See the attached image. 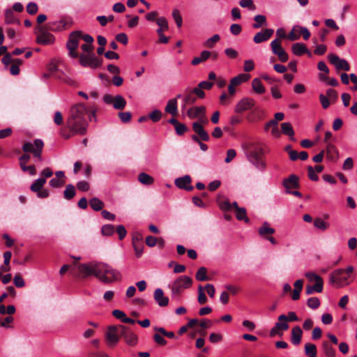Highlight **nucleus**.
<instances>
[{"instance_id": "7ed1b4c3", "label": "nucleus", "mask_w": 357, "mask_h": 357, "mask_svg": "<svg viewBox=\"0 0 357 357\" xmlns=\"http://www.w3.org/2000/svg\"><path fill=\"white\" fill-rule=\"evenodd\" d=\"M81 49L85 54H78L77 59H79V62L82 66L96 69L102 66L103 60L101 58H98L93 52V44H83L81 45Z\"/></svg>"}, {"instance_id": "f257e3e1", "label": "nucleus", "mask_w": 357, "mask_h": 357, "mask_svg": "<svg viewBox=\"0 0 357 357\" xmlns=\"http://www.w3.org/2000/svg\"><path fill=\"white\" fill-rule=\"evenodd\" d=\"M68 270L70 273L76 278L85 279L93 275L104 284H112L120 281L122 277L118 270L102 262L91 261L84 264L73 262L72 265L65 264L61 268L59 273L63 275Z\"/></svg>"}, {"instance_id": "e2e57ef3", "label": "nucleus", "mask_w": 357, "mask_h": 357, "mask_svg": "<svg viewBox=\"0 0 357 357\" xmlns=\"http://www.w3.org/2000/svg\"><path fill=\"white\" fill-rule=\"evenodd\" d=\"M13 282H14L15 285L18 288H22V287H24V285H25V282L22 277V275H20V273L15 274L14 279H13Z\"/></svg>"}, {"instance_id": "4d7b16f0", "label": "nucleus", "mask_w": 357, "mask_h": 357, "mask_svg": "<svg viewBox=\"0 0 357 357\" xmlns=\"http://www.w3.org/2000/svg\"><path fill=\"white\" fill-rule=\"evenodd\" d=\"M162 117V112L159 109H154L149 114V118L153 122H158Z\"/></svg>"}, {"instance_id": "37998d69", "label": "nucleus", "mask_w": 357, "mask_h": 357, "mask_svg": "<svg viewBox=\"0 0 357 357\" xmlns=\"http://www.w3.org/2000/svg\"><path fill=\"white\" fill-rule=\"evenodd\" d=\"M89 205L96 211H99L104 207V203L97 197L90 199Z\"/></svg>"}, {"instance_id": "a19ab883", "label": "nucleus", "mask_w": 357, "mask_h": 357, "mask_svg": "<svg viewBox=\"0 0 357 357\" xmlns=\"http://www.w3.org/2000/svg\"><path fill=\"white\" fill-rule=\"evenodd\" d=\"M75 195V188L72 184H68L63 191V197L67 200L72 199Z\"/></svg>"}, {"instance_id": "72a5a7b5", "label": "nucleus", "mask_w": 357, "mask_h": 357, "mask_svg": "<svg viewBox=\"0 0 357 357\" xmlns=\"http://www.w3.org/2000/svg\"><path fill=\"white\" fill-rule=\"evenodd\" d=\"M218 204L220 208L225 211H230L232 208L236 211L238 208H240L238 206L237 202H234L231 204L228 199H225L224 201H218Z\"/></svg>"}, {"instance_id": "dca6fc26", "label": "nucleus", "mask_w": 357, "mask_h": 357, "mask_svg": "<svg viewBox=\"0 0 357 357\" xmlns=\"http://www.w3.org/2000/svg\"><path fill=\"white\" fill-rule=\"evenodd\" d=\"M38 33L37 35L36 41L38 43L47 45H51L54 41V36L44 30L43 27L38 26Z\"/></svg>"}, {"instance_id": "f3484780", "label": "nucleus", "mask_w": 357, "mask_h": 357, "mask_svg": "<svg viewBox=\"0 0 357 357\" xmlns=\"http://www.w3.org/2000/svg\"><path fill=\"white\" fill-rule=\"evenodd\" d=\"M282 184L286 189V192H290L291 189H297L300 187L299 177L295 174H291L283 180Z\"/></svg>"}, {"instance_id": "1a4fd4ad", "label": "nucleus", "mask_w": 357, "mask_h": 357, "mask_svg": "<svg viewBox=\"0 0 357 357\" xmlns=\"http://www.w3.org/2000/svg\"><path fill=\"white\" fill-rule=\"evenodd\" d=\"M192 280L187 275H181L178 277L171 286L173 294H180L183 289H188L192 286Z\"/></svg>"}, {"instance_id": "412c9836", "label": "nucleus", "mask_w": 357, "mask_h": 357, "mask_svg": "<svg viewBox=\"0 0 357 357\" xmlns=\"http://www.w3.org/2000/svg\"><path fill=\"white\" fill-rule=\"evenodd\" d=\"M191 181V177L189 175H185L184 176L177 178L175 180V185L180 189L192 191L193 190V186L190 185Z\"/></svg>"}, {"instance_id": "c756f323", "label": "nucleus", "mask_w": 357, "mask_h": 357, "mask_svg": "<svg viewBox=\"0 0 357 357\" xmlns=\"http://www.w3.org/2000/svg\"><path fill=\"white\" fill-rule=\"evenodd\" d=\"M259 234L264 238L266 239L269 235H272L275 232V229L270 227L267 222H264L258 229Z\"/></svg>"}, {"instance_id": "09e8293b", "label": "nucleus", "mask_w": 357, "mask_h": 357, "mask_svg": "<svg viewBox=\"0 0 357 357\" xmlns=\"http://www.w3.org/2000/svg\"><path fill=\"white\" fill-rule=\"evenodd\" d=\"M197 301L200 305H204L207 302V297L204 293V287L201 284L198 287Z\"/></svg>"}, {"instance_id": "052dcab7", "label": "nucleus", "mask_w": 357, "mask_h": 357, "mask_svg": "<svg viewBox=\"0 0 357 357\" xmlns=\"http://www.w3.org/2000/svg\"><path fill=\"white\" fill-rule=\"evenodd\" d=\"M305 276L310 282H312V281H315L316 282H324L323 279L319 275H317L314 272H307L305 273Z\"/></svg>"}, {"instance_id": "ea45409f", "label": "nucleus", "mask_w": 357, "mask_h": 357, "mask_svg": "<svg viewBox=\"0 0 357 357\" xmlns=\"http://www.w3.org/2000/svg\"><path fill=\"white\" fill-rule=\"evenodd\" d=\"M278 320L279 321H286L287 323L288 321H297L299 320V318L296 315V314L294 312H289L287 313V315L285 314H281L278 317Z\"/></svg>"}, {"instance_id": "5701e85b", "label": "nucleus", "mask_w": 357, "mask_h": 357, "mask_svg": "<svg viewBox=\"0 0 357 357\" xmlns=\"http://www.w3.org/2000/svg\"><path fill=\"white\" fill-rule=\"evenodd\" d=\"M153 298L160 307H166L169 304V298L164 295L162 289L158 288L154 291Z\"/></svg>"}, {"instance_id": "7c9ffc66", "label": "nucleus", "mask_w": 357, "mask_h": 357, "mask_svg": "<svg viewBox=\"0 0 357 357\" xmlns=\"http://www.w3.org/2000/svg\"><path fill=\"white\" fill-rule=\"evenodd\" d=\"M324 282H315L314 285H307L305 287V294L307 295L312 294L314 292L321 293L323 291Z\"/></svg>"}, {"instance_id": "9d476101", "label": "nucleus", "mask_w": 357, "mask_h": 357, "mask_svg": "<svg viewBox=\"0 0 357 357\" xmlns=\"http://www.w3.org/2000/svg\"><path fill=\"white\" fill-rule=\"evenodd\" d=\"M205 96L206 93L204 91L188 87L184 90L181 98L185 105H193L196 102L197 98L203 99Z\"/></svg>"}, {"instance_id": "864d4df0", "label": "nucleus", "mask_w": 357, "mask_h": 357, "mask_svg": "<svg viewBox=\"0 0 357 357\" xmlns=\"http://www.w3.org/2000/svg\"><path fill=\"white\" fill-rule=\"evenodd\" d=\"M307 305L313 310L317 309L320 305V301L317 297H311L308 298Z\"/></svg>"}, {"instance_id": "603ef678", "label": "nucleus", "mask_w": 357, "mask_h": 357, "mask_svg": "<svg viewBox=\"0 0 357 357\" xmlns=\"http://www.w3.org/2000/svg\"><path fill=\"white\" fill-rule=\"evenodd\" d=\"M314 225L322 231L326 230L329 227V224L324 221L321 218H316L314 220Z\"/></svg>"}, {"instance_id": "a211bd4d", "label": "nucleus", "mask_w": 357, "mask_h": 357, "mask_svg": "<svg viewBox=\"0 0 357 357\" xmlns=\"http://www.w3.org/2000/svg\"><path fill=\"white\" fill-rule=\"evenodd\" d=\"M255 101L250 98H243L236 105L235 112L236 113H242L254 107Z\"/></svg>"}, {"instance_id": "58836bf2", "label": "nucleus", "mask_w": 357, "mask_h": 357, "mask_svg": "<svg viewBox=\"0 0 357 357\" xmlns=\"http://www.w3.org/2000/svg\"><path fill=\"white\" fill-rule=\"evenodd\" d=\"M317 347L312 343L305 344V354L308 357H317Z\"/></svg>"}, {"instance_id": "b1692460", "label": "nucleus", "mask_w": 357, "mask_h": 357, "mask_svg": "<svg viewBox=\"0 0 357 357\" xmlns=\"http://www.w3.org/2000/svg\"><path fill=\"white\" fill-rule=\"evenodd\" d=\"M192 130L200 138L201 140L208 142L210 139L208 133L204 130L200 123L194 122L192 123Z\"/></svg>"}, {"instance_id": "423d86ee", "label": "nucleus", "mask_w": 357, "mask_h": 357, "mask_svg": "<svg viewBox=\"0 0 357 357\" xmlns=\"http://www.w3.org/2000/svg\"><path fill=\"white\" fill-rule=\"evenodd\" d=\"M352 281L353 278L347 275L342 268L335 270L329 276L330 284L336 288H342L349 285Z\"/></svg>"}, {"instance_id": "4be33fe9", "label": "nucleus", "mask_w": 357, "mask_h": 357, "mask_svg": "<svg viewBox=\"0 0 357 357\" xmlns=\"http://www.w3.org/2000/svg\"><path fill=\"white\" fill-rule=\"evenodd\" d=\"M71 25V22L67 18H63L59 22H54L47 24V27L50 31H56L66 29Z\"/></svg>"}, {"instance_id": "de8ad7c7", "label": "nucleus", "mask_w": 357, "mask_h": 357, "mask_svg": "<svg viewBox=\"0 0 357 357\" xmlns=\"http://www.w3.org/2000/svg\"><path fill=\"white\" fill-rule=\"evenodd\" d=\"M220 40L218 34H215L212 37L208 38L204 43V45L208 48H213L215 43Z\"/></svg>"}, {"instance_id": "bf43d9fd", "label": "nucleus", "mask_w": 357, "mask_h": 357, "mask_svg": "<svg viewBox=\"0 0 357 357\" xmlns=\"http://www.w3.org/2000/svg\"><path fill=\"white\" fill-rule=\"evenodd\" d=\"M20 165L23 172H28L29 174L31 176L36 174V169L35 165H32L27 166L26 164H20Z\"/></svg>"}, {"instance_id": "393cba45", "label": "nucleus", "mask_w": 357, "mask_h": 357, "mask_svg": "<svg viewBox=\"0 0 357 357\" xmlns=\"http://www.w3.org/2000/svg\"><path fill=\"white\" fill-rule=\"evenodd\" d=\"M181 94H178L175 98L170 99L165 107V112L173 116L176 115L178 113L177 99L181 98Z\"/></svg>"}, {"instance_id": "2eb2a0df", "label": "nucleus", "mask_w": 357, "mask_h": 357, "mask_svg": "<svg viewBox=\"0 0 357 357\" xmlns=\"http://www.w3.org/2000/svg\"><path fill=\"white\" fill-rule=\"evenodd\" d=\"M328 59L330 63L333 65L337 70L349 71L350 66L348 61L344 59H340L335 54H330L328 55Z\"/></svg>"}, {"instance_id": "5fc2aeb1", "label": "nucleus", "mask_w": 357, "mask_h": 357, "mask_svg": "<svg viewBox=\"0 0 357 357\" xmlns=\"http://www.w3.org/2000/svg\"><path fill=\"white\" fill-rule=\"evenodd\" d=\"M172 17L178 28L181 27L183 24L182 17L178 9H174L172 11Z\"/></svg>"}, {"instance_id": "a878e982", "label": "nucleus", "mask_w": 357, "mask_h": 357, "mask_svg": "<svg viewBox=\"0 0 357 357\" xmlns=\"http://www.w3.org/2000/svg\"><path fill=\"white\" fill-rule=\"evenodd\" d=\"M202 114H206V107H192L187 109L186 114L190 119L199 118Z\"/></svg>"}, {"instance_id": "6e6d98bb", "label": "nucleus", "mask_w": 357, "mask_h": 357, "mask_svg": "<svg viewBox=\"0 0 357 357\" xmlns=\"http://www.w3.org/2000/svg\"><path fill=\"white\" fill-rule=\"evenodd\" d=\"M132 245L135 250L136 257L138 258L140 257L143 254V250L144 248L143 242L132 243Z\"/></svg>"}, {"instance_id": "f8f14e48", "label": "nucleus", "mask_w": 357, "mask_h": 357, "mask_svg": "<svg viewBox=\"0 0 357 357\" xmlns=\"http://www.w3.org/2000/svg\"><path fill=\"white\" fill-rule=\"evenodd\" d=\"M103 101L107 105H112L114 109L123 110L126 106V99L121 95L113 96L110 94H105L103 96Z\"/></svg>"}, {"instance_id": "338daca9", "label": "nucleus", "mask_w": 357, "mask_h": 357, "mask_svg": "<svg viewBox=\"0 0 357 357\" xmlns=\"http://www.w3.org/2000/svg\"><path fill=\"white\" fill-rule=\"evenodd\" d=\"M119 117L123 123H128L130 121L132 114L130 112H121L118 114Z\"/></svg>"}, {"instance_id": "69168bd1", "label": "nucleus", "mask_w": 357, "mask_h": 357, "mask_svg": "<svg viewBox=\"0 0 357 357\" xmlns=\"http://www.w3.org/2000/svg\"><path fill=\"white\" fill-rule=\"evenodd\" d=\"M176 132L178 135H183L188 130V128L184 124L179 122L175 127Z\"/></svg>"}, {"instance_id": "79ce46f5", "label": "nucleus", "mask_w": 357, "mask_h": 357, "mask_svg": "<svg viewBox=\"0 0 357 357\" xmlns=\"http://www.w3.org/2000/svg\"><path fill=\"white\" fill-rule=\"evenodd\" d=\"M293 31H298L300 37L303 36V39L305 40H308L310 37V32L306 27L295 25L293 26Z\"/></svg>"}, {"instance_id": "cd10ccee", "label": "nucleus", "mask_w": 357, "mask_h": 357, "mask_svg": "<svg viewBox=\"0 0 357 357\" xmlns=\"http://www.w3.org/2000/svg\"><path fill=\"white\" fill-rule=\"evenodd\" d=\"M325 153H326V157L328 160L331 161H336L339 157L338 151L336 149L335 146L331 143H328L326 145V148Z\"/></svg>"}, {"instance_id": "f704fd0d", "label": "nucleus", "mask_w": 357, "mask_h": 357, "mask_svg": "<svg viewBox=\"0 0 357 357\" xmlns=\"http://www.w3.org/2000/svg\"><path fill=\"white\" fill-rule=\"evenodd\" d=\"M252 87L253 91L258 94H262L265 92V88L259 78H255L252 81Z\"/></svg>"}, {"instance_id": "20e7f679", "label": "nucleus", "mask_w": 357, "mask_h": 357, "mask_svg": "<svg viewBox=\"0 0 357 357\" xmlns=\"http://www.w3.org/2000/svg\"><path fill=\"white\" fill-rule=\"evenodd\" d=\"M44 146V143L43 140L40 139H36L33 141V143L31 142H24L22 146V151L24 152L22 154L19 160L20 165V164H26L31 156L29 153H33V157L37 160V161H42V153Z\"/></svg>"}, {"instance_id": "39448f33", "label": "nucleus", "mask_w": 357, "mask_h": 357, "mask_svg": "<svg viewBox=\"0 0 357 357\" xmlns=\"http://www.w3.org/2000/svg\"><path fill=\"white\" fill-rule=\"evenodd\" d=\"M247 158L249 162L260 171H264L266 169L263 144L260 143L250 144L247 153Z\"/></svg>"}, {"instance_id": "0e129e2a", "label": "nucleus", "mask_w": 357, "mask_h": 357, "mask_svg": "<svg viewBox=\"0 0 357 357\" xmlns=\"http://www.w3.org/2000/svg\"><path fill=\"white\" fill-rule=\"evenodd\" d=\"M239 5L243 8H248L251 10H254L256 8L252 0H241Z\"/></svg>"}, {"instance_id": "473e14b6", "label": "nucleus", "mask_w": 357, "mask_h": 357, "mask_svg": "<svg viewBox=\"0 0 357 357\" xmlns=\"http://www.w3.org/2000/svg\"><path fill=\"white\" fill-rule=\"evenodd\" d=\"M211 52L207 50H204L201 52L199 57H195L191 63L193 66H197L200 63L206 61L208 59L211 57Z\"/></svg>"}, {"instance_id": "ddd939ff", "label": "nucleus", "mask_w": 357, "mask_h": 357, "mask_svg": "<svg viewBox=\"0 0 357 357\" xmlns=\"http://www.w3.org/2000/svg\"><path fill=\"white\" fill-rule=\"evenodd\" d=\"M46 183L45 178H39L36 179L30 186V190L37 194L38 198L44 199L49 196V191L43 188V185Z\"/></svg>"}, {"instance_id": "f03ea898", "label": "nucleus", "mask_w": 357, "mask_h": 357, "mask_svg": "<svg viewBox=\"0 0 357 357\" xmlns=\"http://www.w3.org/2000/svg\"><path fill=\"white\" fill-rule=\"evenodd\" d=\"M97 107L89 109L84 104L73 105L66 120V126L73 135H84L87 132L89 121H96Z\"/></svg>"}, {"instance_id": "c03bdc74", "label": "nucleus", "mask_w": 357, "mask_h": 357, "mask_svg": "<svg viewBox=\"0 0 357 357\" xmlns=\"http://www.w3.org/2000/svg\"><path fill=\"white\" fill-rule=\"evenodd\" d=\"M138 179L141 183L146 185H151L154 181V179L152 176L144 172L140 173L139 174Z\"/></svg>"}, {"instance_id": "8fccbe9b", "label": "nucleus", "mask_w": 357, "mask_h": 357, "mask_svg": "<svg viewBox=\"0 0 357 357\" xmlns=\"http://www.w3.org/2000/svg\"><path fill=\"white\" fill-rule=\"evenodd\" d=\"M13 317L12 316H8L5 317L4 319L0 318V326L7 328H13V326L12 325L13 322Z\"/></svg>"}, {"instance_id": "e433bc0d", "label": "nucleus", "mask_w": 357, "mask_h": 357, "mask_svg": "<svg viewBox=\"0 0 357 357\" xmlns=\"http://www.w3.org/2000/svg\"><path fill=\"white\" fill-rule=\"evenodd\" d=\"M322 348L324 354L327 357H334L335 356V350L328 342H323Z\"/></svg>"}, {"instance_id": "9b49d317", "label": "nucleus", "mask_w": 357, "mask_h": 357, "mask_svg": "<svg viewBox=\"0 0 357 357\" xmlns=\"http://www.w3.org/2000/svg\"><path fill=\"white\" fill-rule=\"evenodd\" d=\"M2 63L5 66L11 65L10 67V73L13 75H17L20 73V66L22 65L24 61L20 59H13L11 54H7L1 59Z\"/></svg>"}, {"instance_id": "bb28decb", "label": "nucleus", "mask_w": 357, "mask_h": 357, "mask_svg": "<svg viewBox=\"0 0 357 357\" xmlns=\"http://www.w3.org/2000/svg\"><path fill=\"white\" fill-rule=\"evenodd\" d=\"M291 50L296 56H301L304 54H307L309 56H312V53L303 43H296L293 44L291 46Z\"/></svg>"}, {"instance_id": "49530a36", "label": "nucleus", "mask_w": 357, "mask_h": 357, "mask_svg": "<svg viewBox=\"0 0 357 357\" xmlns=\"http://www.w3.org/2000/svg\"><path fill=\"white\" fill-rule=\"evenodd\" d=\"M254 20L255 21V23L252 24V27L254 29H259L262 25L266 24V17L264 15H257L255 16Z\"/></svg>"}, {"instance_id": "3c124183", "label": "nucleus", "mask_w": 357, "mask_h": 357, "mask_svg": "<svg viewBox=\"0 0 357 357\" xmlns=\"http://www.w3.org/2000/svg\"><path fill=\"white\" fill-rule=\"evenodd\" d=\"M114 226L112 225H105L102 227L101 233L103 236H110L114 233Z\"/></svg>"}, {"instance_id": "774afa93", "label": "nucleus", "mask_w": 357, "mask_h": 357, "mask_svg": "<svg viewBox=\"0 0 357 357\" xmlns=\"http://www.w3.org/2000/svg\"><path fill=\"white\" fill-rule=\"evenodd\" d=\"M157 24L160 26L159 29H162V32L164 30L168 29V22L164 17H158L157 19Z\"/></svg>"}, {"instance_id": "c85d7f7f", "label": "nucleus", "mask_w": 357, "mask_h": 357, "mask_svg": "<svg viewBox=\"0 0 357 357\" xmlns=\"http://www.w3.org/2000/svg\"><path fill=\"white\" fill-rule=\"evenodd\" d=\"M303 331L300 326H296L291 330V341L294 345H298L301 342Z\"/></svg>"}, {"instance_id": "6e6552de", "label": "nucleus", "mask_w": 357, "mask_h": 357, "mask_svg": "<svg viewBox=\"0 0 357 357\" xmlns=\"http://www.w3.org/2000/svg\"><path fill=\"white\" fill-rule=\"evenodd\" d=\"M82 40V31H75L70 33L68 40L66 43V47L68 50V54L73 59L78 56L77 48L79 41Z\"/></svg>"}, {"instance_id": "0eeeda50", "label": "nucleus", "mask_w": 357, "mask_h": 357, "mask_svg": "<svg viewBox=\"0 0 357 357\" xmlns=\"http://www.w3.org/2000/svg\"><path fill=\"white\" fill-rule=\"evenodd\" d=\"M125 326L112 325L109 326L105 333V337L107 344L109 347H114L119 341V338L123 334Z\"/></svg>"}, {"instance_id": "2f4dec72", "label": "nucleus", "mask_w": 357, "mask_h": 357, "mask_svg": "<svg viewBox=\"0 0 357 357\" xmlns=\"http://www.w3.org/2000/svg\"><path fill=\"white\" fill-rule=\"evenodd\" d=\"M281 130L284 135L290 137L291 140L295 141V139L294 137V130L290 123L284 122L281 123Z\"/></svg>"}, {"instance_id": "6ab92c4d", "label": "nucleus", "mask_w": 357, "mask_h": 357, "mask_svg": "<svg viewBox=\"0 0 357 357\" xmlns=\"http://www.w3.org/2000/svg\"><path fill=\"white\" fill-rule=\"evenodd\" d=\"M273 33V29H266L263 31L257 32L253 38V41L257 44L267 41L271 38Z\"/></svg>"}, {"instance_id": "13d9d810", "label": "nucleus", "mask_w": 357, "mask_h": 357, "mask_svg": "<svg viewBox=\"0 0 357 357\" xmlns=\"http://www.w3.org/2000/svg\"><path fill=\"white\" fill-rule=\"evenodd\" d=\"M213 82H210L208 81H202L198 84L197 86L195 87V89L200 91H204V89L210 90L213 87Z\"/></svg>"}, {"instance_id": "c9c22d12", "label": "nucleus", "mask_w": 357, "mask_h": 357, "mask_svg": "<svg viewBox=\"0 0 357 357\" xmlns=\"http://www.w3.org/2000/svg\"><path fill=\"white\" fill-rule=\"evenodd\" d=\"M195 278L198 281H208L210 280L209 277L207 275V269L206 268L202 266L200 267L196 274Z\"/></svg>"}, {"instance_id": "aec40b11", "label": "nucleus", "mask_w": 357, "mask_h": 357, "mask_svg": "<svg viewBox=\"0 0 357 357\" xmlns=\"http://www.w3.org/2000/svg\"><path fill=\"white\" fill-rule=\"evenodd\" d=\"M121 337L123 338L125 342L130 347H134L137 344V335L126 326H125V330Z\"/></svg>"}, {"instance_id": "a18cd8bd", "label": "nucleus", "mask_w": 357, "mask_h": 357, "mask_svg": "<svg viewBox=\"0 0 357 357\" xmlns=\"http://www.w3.org/2000/svg\"><path fill=\"white\" fill-rule=\"evenodd\" d=\"M236 217L238 220H243L246 223L250 222V219L247 217L246 209L243 207L237 208L236 211Z\"/></svg>"}, {"instance_id": "4c0bfd02", "label": "nucleus", "mask_w": 357, "mask_h": 357, "mask_svg": "<svg viewBox=\"0 0 357 357\" xmlns=\"http://www.w3.org/2000/svg\"><path fill=\"white\" fill-rule=\"evenodd\" d=\"M5 22L7 24H20V22L17 20L13 13V11L10 9L6 10L5 13Z\"/></svg>"}, {"instance_id": "4468645a", "label": "nucleus", "mask_w": 357, "mask_h": 357, "mask_svg": "<svg viewBox=\"0 0 357 357\" xmlns=\"http://www.w3.org/2000/svg\"><path fill=\"white\" fill-rule=\"evenodd\" d=\"M271 47L273 53L278 56V59L281 62L284 63L288 61V54L282 48L280 38L273 40L271 43Z\"/></svg>"}, {"instance_id": "680f3d73", "label": "nucleus", "mask_w": 357, "mask_h": 357, "mask_svg": "<svg viewBox=\"0 0 357 357\" xmlns=\"http://www.w3.org/2000/svg\"><path fill=\"white\" fill-rule=\"evenodd\" d=\"M155 331L159 332L161 335L167 337L169 338H175L176 335L174 332L172 331H167L164 328L162 327H155Z\"/></svg>"}]
</instances>
